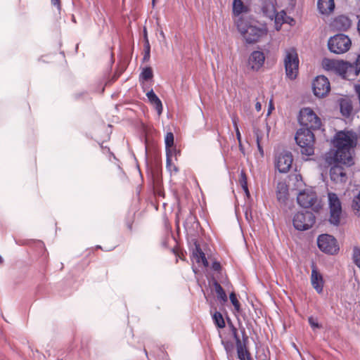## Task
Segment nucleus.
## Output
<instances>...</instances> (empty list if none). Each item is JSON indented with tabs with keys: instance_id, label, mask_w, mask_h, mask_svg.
<instances>
[{
	"instance_id": "nucleus-53",
	"label": "nucleus",
	"mask_w": 360,
	"mask_h": 360,
	"mask_svg": "<svg viewBox=\"0 0 360 360\" xmlns=\"http://www.w3.org/2000/svg\"><path fill=\"white\" fill-rule=\"evenodd\" d=\"M160 35H161L162 37H165V34H164V32H160Z\"/></svg>"
},
{
	"instance_id": "nucleus-37",
	"label": "nucleus",
	"mask_w": 360,
	"mask_h": 360,
	"mask_svg": "<svg viewBox=\"0 0 360 360\" xmlns=\"http://www.w3.org/2000/svg\"><path fill=\"white\" fill-rule=\"evenodd\" d=\"M354 65L356 74L358 75L360 72V53L358 54L357 58L354 62Z\"/></svg>"
},
{
	"instance_id": "nucleus-35",
	"label": "nucleus",
	"mask_w": 360,
	"mask_h": 360,
	"mask_svg": "<svg viewBox=\"0 0 360 360\" xmlns=\"http://www.w3.org/2000/svg\"><path fill=\"white\" fill-rule=\"evenodd\" d=\"M286 191H287L286 188H284L283 192H282L281 191H278L277 198L279 201L285 200V199L286 198Z\"/></svg>"
},
{
	"instance_id": "nucleus-1",
	"label": "nucleus",
	"mask_w": 360,
	"mask_h": 360,
	"mask_svg": "<svg viewBox=\"0 0 360 360\" xmlns=\"http://www.w3.org/2000/svg\"><path fill=\"white\" fill-rule=\"evenodd\" d=\"M333 142L336 148L332 153L334 159L339 162H343L347 167L354 165L353 154L357 144L356 134L352 131H340L335 134Z\"/></svg>"
},
{
	"instance_id": "nucleus-17",
	"label": "nucleus",
	"mask_w": 360,
	"mask_h": 360,
	"mask_svg": "<svg viewBox=\"0 0 360 360\" xmlns=\"http://www.w3.org/2000/svg\"><path fill=\"white\" fill-rule=\"evenodd\" d=\"M311 283L316 291L320 294L323 292V279L322 275L318 271L316 267L311 269Z\"/></svg>"
},
{
	"instance_id": "nucleus-54",
	"label": "nucleus",
	"mask_w": 360,
	"mask_h": 360,
	"mask_svg": "<svg viewBox=\"0 0 360 360\" xmlns=\"http://www.w3.org/2000/svg\"><path fill=\"white\" fill-rule=\"evenodd\" d=\"M173 167H174V170L175 172H177V168H176V166H173Z\"/></svg>"
},
{
	"instance_id": "nucleus-41",
	"label": "nucleus",
	"mask_w": 360,
	"mask_h": 360,
	"mask_svg": "<svg viewBox=\"0 0 360 360\" xmlns=\"http://www.w3.org/2000/svg\"><path fill=\"white\" fill-rule=\"evenodd\" d=\"M143 36L144 43H149V40L148 38V32H147V30L146 27L143 28Z\"/></svg>"
},
{
	"instance_id": "nucleus-42",
	"label": "nucleus",
	"mask_w": 360,
	"mask_h": 360,
	"mask_svg": "<svg viewBox=\"0 0 360 360\" xmlns=\"http://www.w3.org/2000/svg\"><path fill=\"white\" fill-rule=\"evenodd\" d=\"M232 119V122H233V127H238V119L236 116H232L231 117Z\"/></svg>"
},
{
	"instance_id": "nucleus-21",
	"label": "nucleus",
	"mask_w": 360,
	"mask_h": 360,
	"mask_svg": "<svg viewBox=\"0 0 360 360\" xmlns=\"http://www.w3.org/2000/svg\"><path fill=\"white\" fill-rule=\"evenodd\" d=\"M340 112L343 116L349 117L352 112L353 107L352 102L348 98H342L340 100Z\"/></svg>"
},
{
	"instance_id": "nucleus-55",
	"label": "nucleus",
	"mask_w": 360,
	"mask_h": 360,
	"mask_svg": "<svg viewBox=\"0 0 360 360\" xmlns=\"http://www.w3.org/2000/svg\"><path fill=\"white\" fill-rule=\"evenodd\" d=\"M281 13V16H283V15H285V13L283 11H282V12Z\"/></svg>"
},
{
	"instance_id": "nucleus-45",
	"label": "nucleus",
	"mask_w": 360,
	"mask_h": 360,
	"mask_svg": "<svg viewBox=\"0 0 360 360\" xmlns=\"http://www.w3.org/2000/svg\"><path fill=\"white\" fill-rule=\"evenodd\" d=\"M257 148H258V150H259L260 155L262 156H263L264 155V150L262 148V143H257Z\"/></svg>"
},
{
	"instance_id": "nucleus-38",
	"label": "nucleus",
	"mask_w": 360,
	"mask_h": 360,
	"mask_svg": "<svg viewBox=\"0 0 360 360\" xmlns=\"http://www.w3.org/2000/svg\"><path fill=\"white\" fill-rule=\"evenodd\" d=\"M212 269L215 271H219L221 270V264L219 262H214L212 264Z\"/></svg>"
},
{
	"instance_id": "nucleus-9",
	"label": "nucleus",
	"mask_w": 360,
	"mask_h": 360,
	"mask_svg": "<svg viewBox=\"0 0 360 360\" xmlns=\"http://www.w3.org/2000/svg\"><path fill=\"white\" fill-rule=\"evenodd\" d=\"M314 214L309 211L299 212L294 215L292 224L295 229L306 231L312 227L315 223Z\"/></svg>"
},
{
	"instance_id": "nucleus-8",
	"label": "nucleus",
	"mask_w": 360,
	"mask_h": 360,
	"mask_svg": "<svg viewBox=\"0 0 360 360\" xmlns=\"http://www.w3.org/2000/svg\"><path fill=\"white\" fill-rule=\"evenodd\" d=\"M328 201L330 209L329 221L331 224L338 226L342 212V202L338 195L332 192L328 193Z\"/></svg>"
},
{
	"instance_id": "nucleus-11",
	"label": "nucleus",
	"mask_w": 360,
	"mask_h": 360,
	"mask_svg": "<svg viewBox=\"0 0 360 360\" xmlns=\"http://www.w3.org/2000/svg\"><path fill=\"white\" fill-rule=\"evenodd\" d=\"M332 164L331 162H329ZM346 166L343 162H339L334 159L333 156V165L330 169V177L332 181L335 183H345L347 180Z\"/></svg>"
},
{
	"instance_id": "nucleus-23",
	"label": "nucleus",
	"mask_w": 360,
	"mask_h": 360,
	"mask_svg": "<svg viewBox=\"0 0 360 360\" xmlns=\"http://www.w3.org/2000/svg\"><path fill=\"white\" fill-rule=\"evenodd\" d=\"M193 256L195 258L196 262H202L203 266L205 267L209 266V262L207 260L205 253L198 245H196L195 247V250L193 252Z\"/></svg>"
},
{
	"instance_id": "nucleus-31",
	"label": "nucleus",
	"mask_w": 360,
	"mask_h": 360,
	"mask_svg": "<svg viewBox=\"0 0 360 360\" xmlns=\"http://www.w3.org/2000/svg\"><path fill=\"white\" fill-rule=\"evenodd\" d=\"M230 300L232 304L234 307V309L236 311H239L240 309V306L238 300H237L236 295L234 292H231L229 295Z\"/></svg>"
},
{
	"instance_id": "nucleus-28",
	"label": "nucleus",
	"mask_w": 360,
	"mask_h": 360,
	"mask_svg": "<svg viewBox=\"0 0 360 360\" xmlns=\"http://www.w3.org/2000/svg\"><path fill=\"white\" fill-rule=\"evenodd\" d=\"M153 77V73L152 68L150 67L144 68L140 75V78H141L142 79H143L145 81H148V80L152 79Z\"/></svg>"
},
{
	"instance_id": "nucleus-51",
	"label": "nucleus",
	"mask_w": 360,
	"mask_h": 360,
	"mask_svg": "<svg viewBox=\"0 0 360 360\" xmlns=\"http://www.w3.org/2000/svg\"><path fill=\"white\" fill-rule=\"evenodd\" d=\"M236 133L240 132L238 127L234 128Z\"/></svg>"
},
{
	"instance_id": "nucleus-50",
	"label": "nucleus",
	"mask_w": 360,
	"mask_h": 360,
	"mask_svg": "<svg viewBox=\"0 0 360 360\" xmlns=\"http://www.w3.org/2000/svg\"><path fill=\"white\" fill-rule=\"evenodd\" d=\"M4 262V259L3 257L0 255V265L2 264Z\"/></svg>"
},
{
	"instance_id": "nucleus-20",
	"label": "nucleus",
	"mask_w": 360,
	"mask_h": 360,
	"mask_svg": "<svg viewBox=\"0 0 360 360\" xmlns=\"http://www.w3.org/2000/svg\"><path fill=\"white\" fill-rule=\"evenodd\" d=\"M317 6L319 12L322 14H329L335 8L333 0H318Z\"/></svg>"
},
{
	"instance_id": "nucleus-48",
	"label": "nucleus",
	"mask_w": 360,
	"mask_h": 360,
	"mask_svg": "<svg viewBox=\"0 0 360 360\" xmlns=\"http://www.w3.org/2000/svg\"><path fill=\"white\" fill-rule=\"evenodd\" d=\"M255 108H256L257 111H258V112L261 110L262 105L259 102H257V103L255 105Z\"/></svg>"
},
{
	"instance_id": "nucleus-44",
	"label": "nucleus",
	"mask_w": 360,
	"mask_h": 360,
	"mask_svg": "<svg viewBox=\"0 0 360 360\" xmlns=\"http://www.w3.org/2000/svg\"><path fill=\"white\" fill-rule=\"evenodd\" d=\"M101 146V148L103 150V153H105V151L106 150L108 153H109L110 156H112V157H113V158H115V156L114 155V154L110 151V148H107V147L104 148L102 145Z\"/></svg>"
},
{
	"instance_id": "nucleus-34",
	"label": "nucleus",
	"mask_w": 360,
	"mask_h": 360,
	"mask_svg": "<svg viewBox=\"0 0 360 360\" xmlns=\"http://www.w3.org/2000/svg\"><path fill=\"white\" fill-rule=\"evenodd\" d=\"M239 183L241 187H245L248 186L247 176L243 170L240 172Z\"/></svg>"
},
{
	"instance_id": "nucleus-52",
	"label": "nucleus",
	"mask_w": 360,
	"mask_h": 360,
	"mask_svg": "<svg viewBox=\"0 0 360 360\" xmlns=\"http://www.w3.org/2000/svg\"><path fill=\"white\" fill-rule=\"evenodd\" d=\"M155 0H152V5H153V7L155 6Z\"/></svg>"
},
{
	"instance_id": "nucleus-14",
	"label": "nucleus",
	"mask_w": 360,
	"mask_h": 360,
	"mask_svg": "<svg viewBox=\"0 0 360 360\" xmlns=\"http://www.w3.org/2000/svg\"><path fill=\"white\" fill-rule=\"evenodd\" d=\"M265 61V56L262 51H252L248 60V67L253 71H259L264 65Z\"/></svg>"
},
{
	"instance_id": "nucleus-12",
	"label": "nucleus",
	"mask_w": 360,
	"mask_h": 360,
	"mask_svg": "<svg viewBox=\"0 0 360 360\" xmlns=\"http://www.w3.org/2000/svg\"><path fill=\"white\" fill-rule=\"evenodd\" d=\"M312 89L316 97H325L330 90V85L328 78L323 75L317 76L313 81Z\"/></svg>"
},
{
	"instance_id": "nucleus-16",
	"label": "nucleus",
	"mask_w": 360,
	"mask_h": 360,
	"mask_svg": "<svg viewBox=\"0 0 360 360\" xmlns=\"http://www.w3.org/2000/svg\"><path fill=\"white\" fill-rule=\"evenodd\" d=\"M243 334V342L242 341H238L236 345L238 357L240 360H251L250 354L249 352L246 349L245 342L248 341V336L245 334V330L243 328L242 330Z\"/></svg>"
},
{
	"instance_id": "nucleus-27",
	"label": "nucleus",
	"mask_w": 360,
	"mask_h": 360,
	"mask_svg": "<svg viewBox=\"0 0 360 360\" xmlns=\"http://www.w3.org/2000/svg\"><path fill=\"white\" fill-rule=\"evenodd\" d=\"M212 319L214 324L219 328L225 327V322L221 314L219 311H215L212 316Z\"/></svg>"
},
{
	"instance_id": "nucleus-4",
	"label": "nucleus",
	"mask_w": 360,
	"mask_h": 360,
	"mask_svg": "<svg viewBox=\"0 0 360 360\" xmlns=\"http://www.w3.org/2000/svg\"><path fill=\"white\" fill-rule=\"evenodd\" d=\"M297 203L302 207L311 208L314 212H319L321 205L318 199L316 193L311 188H305L297 195Z\"/></svg>"
},
{
	"instance_id": "nucleus-47",
	"label": "nucleus",
	"mask_w": 360,
	"mask_h": 360,
	"mask_svg": "<svg viewBox=\"0 0 360 360\" xmlns=\"http://www.w3.org/2000/svg\"><path fill=\"white\" fill-rule=\"evenodd\" d=\"M243 190L244 191L245 195L247 197H250V191L248 190V186H246V188L245 187H242Z\"/></svg>"
},
{
	"instance_id": "nucleus-25",
	"label": "nucleus",
	"mask_w": 360,
	"mask_h": 360,
	"mask_svg": "<svg viewBox=\"0 0 360 360\" xmlns=\"http://www.w3.org/2000/svg\"><path fill=\"white\" fill-rule=\"evenodd\" d=\"M214 290L217 295V298L223 302L227 301V296L221 285L217 282H214Z\"/></svg>"
},
{
	"instance_id": "nucleus-15",
	"label": "nucleus",
	"mask_w": 360,
	"mask_h": 360,
	"mask_svg": "<svg viewBox=\"0 0 360 360\" xmlns=\"http://www.w3.org/2000/svg\"><path fill=\"white\" fill-rule=\"evenodd\" d=\"M262 11L263 15L270 20L275 18V21L278 23L280 20L279 13H276V8L274 4L270 1H265L262 6Z\"/></svg>"
},
{
	"instance_id": "nucleus-36",
	"label": "nucleus",
	"mask_w": 360,
	"mask_h": 360,
	"mask_svg": "<svg viewBox=\"0 0 360 360\" xmlns=\"http://www.w3.org/2000/svg\"><path fill=\"white\" fill-rule=\"evenodd\" d=\"M308 321L309 323L313 329L319 328L320 327L319 324L314 320L312 316L309 317Z\"/></svg>"
},
{
	"instance_id": "nucleus-2",
	"label": "nucleus",
	"mask_w": 360,
	"mask_h": 360,
	"mask_svg": "<svg viewBox=\"0 0 360 360\" xmlns=\"http://www.w3.org/2000/svg\"><path fill=\"white\" fill-rule=\"evenodd\" d=\"M295 139L302 155L310 156L314 154L315 139L314 134L310 129L300 128L297 130Z\"/></svg>"
},
{
	"instance_id": "nucleus-40",
	"label": "nucleus",
	"mask_w": 360,
	"mask_h": 360,
	"mask_svg": "<svg viewBox=\"0 0 360 360\" xmlns=\"http://www.w3.org/2000/svg\"><path fill=\"white\" fill-rule=\"evenodd\" d=\"M232 332H233V338H234L235 341H236V346L237 345V342H238V341H241V340H240V338L238 335L237 329L236 328H233Z\"/></svg>"
},
{
	"instance_id": "nucleus-26",
	"label": "nucleus",
	"mask_w": 360,
	"mask_h": 360,
	"mask_svg": "<svg viewBox=\"0 0 360 360\" xmlns=\"http://www.w3.org/2000/svg\"><path fill=\"white\" fill-rule=\"evenodd\" d=\"M352 208L355 214L358 217H360V191L353 198Z\"/></svg>"
},
{
	"instance_id": "nucleus-30",
	"label": "nucleus",
	"mask_w": 360,
	"mask_h": 360,
	"mask_svg": "<svg viewBox=\"0 0 360 360\" xmlns=\"http://www.w3.org/2000/svg\"><path fill=\"white\" fill-rule=\"evenodd\" d=\"M150 58V43H144V55L143 57V62L149 61Z\"/></svg>"
},
{
	"instance_id": "nucleus-7",
	"label": "nucleus",
	"mask_w": 360,
	"mask_h": 360,
	"mask_svg": "<svg viewBox=\"0 0 360 360\" xmlns=\"http://www.w3.org/2000/svg\"><path fill=\"white\" fill-rule=\"evenodd\" d=\"M299 122L302 128L316 130L320 129L321 121L315 112L309 108H304L300 110Z\"/></svg>"
},
{
	"instance_id": "nucleus-49",
	"label": "nucleus",
	"mask_w": 360,
	"mask_h": 360,
	"mask_svg": "<svg viewBox=\"0 0 360 360\" xmlns=\"http://www.w3.org/2000/svg\"><path fill=\"white\" fill-rule=\"evenodd\" d=\"M264 128V129H265V131H266V138H268V136H269V129H268V126H267V125H266Z\"/></svg>"
},
{
	"instance_id": "nucleus-5",
	"label": "nucleus",
	"mask_w": 360,
	"mask_h": 360,
	"mask_svg": "<svg viewBox=\"0 0 360 360\" xmlns=\"http://www.w3.org/2000/svg\"><path fill=\"white\" fill-rule=\"evenodd\" d=\"M352 45V41L345 34H338L329 38L328 48L329 51L335 54L346 53Z\"/></svg>"
},
{
	"instance_id": "nucleus-13",
	"label": "nucleus",
	"mask_w": 360,
	"mask_h": 360,
	"mask_svg": "<svg viewBox=\"0 0 360 360\" xmlns=\"http://www.w3.org/2000/svg\"><path fill=\"white\" fill-rule=\"evenodd\" d=\"M292 160V153L290 151L283 150L276 158V167L280 173H286L291 168Z\"/></svg>"
},
{
	"instance_id": "nucleus-56",
	"label": "nucleus",
	"mask_w": 360,
	"mask_h": 360,
	"mask_svg": "<svg viewBox=\"0 0 360 360\" xmlns=\"http://www.w3.org/2000/svg\"><path fill=\"white\" fill-rule=\"evenodd\" d=\"M97 248H101V247L100 245H97L96 247Z\"/></svg>"
},
{
	"instance_id": "nucleus-18",
	"label": "nucleus",
	"mask_w": 360,
	"mask_h": 360,
	"mask_svg": "<svg viewBox=\"0 0 360 360\" xmlns=\"http://www.w3.org/2000/svg\"><path fill=\"white\" fill-rule=\"evenodd\" d=\"M333 27L338 30L345 31L351 26V20L345 15L337 17L333 21Z\"/></svg>"
},
{
	"instance_id": "nucleus-6",
	"label": "nucleus",
	"mask_w": 360,
	"mask_h": 360,
	"mask_svg": "<svg viewBox=\"0 0 360 360\" xmlns=\"http://www.w3.org/2000/svg\"><path fill=\"white\" fill-rule=\"evenodd\" d=\"M284 65L286 77L291 80L295 79L297 76L299 69V58L295 49L285 50Z\"/></svg>"
},
{
	"instance_id": "nucleus-32",
	"label": "nucleus",
	"mask_w": 360,
	"mask_h": 360,
	"mask_svg": "<svg viewBox=\"0 0 360 360\" xmlns=\"http://www.w3.org/2000/svg\"><path fill=\"white\" fill-rule=\"evenodd\" d=\"M254 134L256 136V142L257 143H262V140L264 137V131L262 129L257 128L254 129Z\"/></svg>"
},
{
	"instance_id": "nucleus-43",
	"label": "nucleus",
	"mask_w": 360,
	"mask_h": 360,
	"mask_svg": "<svg viewBox=\"0 0 360 360\" xmlns=\"http://www.w3.org/2000/svg\"><path fill=\"white\" fill-rule=\"evenodd\" d=\"M236 135L237 140L238 141V143H239V147H240V148L241 150L242 149V143H241V134H240V132L236 133Z\"/></svg>"
},
{
	"instance_id": "nucleus-3",
	"label": "nucleus",
	"mask_w": 360,
	"mask_h": 360,
	"mask_svg": "<svg viewBox=\"0 0 360 360\" xmlns=\"http://www.w3.org/2000/svg\"><path fill=\"white\" fill-rule=\"evenodd\" d=\"M236 26L238 30L248 44L255 43L262 37L266 34V30L265 28L248 25L241 18L237 20Z\"/></svg>"
},
{
	"instance_id": "nucleus-10",
	"label": "nucleus",
	"mask_w": 360,
	"mask_h": 360,
	"mask_svg": "<svg viewBox=\"0 0 360 360\" xmlns=\"http://www.w3.org/2000/svg\"><path fill=\"white\" fill-rule=\"evenodd\" d=\"M317 244L319 248L326 254L334 255L339 250L336 239L328 234L320 235L317 239Z\"/></svg>"
},
{
	"instance_id": "nucleus-19",
	"label": "nucleus",
	"mask_w": 360,
	"mask_h": 360,
	"mask_svg": "<svg viewBox=\"0 0 360 360\" xmlns=\"http://www.w3.org/2000/svg\"><path fill=\"white\" fill-rule=\"evenodd\" d=\"M146 96L149 102L154 106L158 115H160L162 112V103L158 96L154 93L153 90L151 89L146 94Z\"/></svg>"
},
{
	"instance_id": "nucleus-29",
	"label": "nucleus",
	"mask_w": 360,
	"mask_h": 360,
	"mask_svg": "<svg viewBox=\"0 0 360 360\" xmlns=\"http://www.w3.org/2000/svg\"><path fill=\"white\" fill-rule=\"evenodd\" d=\"M165 148H168L174 146V134L172 132H167L165 138Z\"/></svg>"
},
{
	"instance_id": "nucleus-24",
	"label": "nucleus",
	"mask_w": 360,
	"mask_h": 360,
	"mask_svg": "<svg viewBox=\"0 0 360 360\" xmlns=\"http://www.w3.org/2000/svg\"><path fill=\"white\" fill-rule=\"evenodd\" d=\"M248 11V8L244 5L241 0H233V13L234 15L238 16L243 13Z\"/></svg>"
},
{
	"instance_id": "nucleus-22",
	"label": "nucleus",
	"mask_w": 360,
	"mask_h": 360,
	"mask_svg": "<svg viewBox=\"0 0 360 360\" xmlns=\"http://www.w3.org/2000/svg\"><path fill=\"white\" fill-rule=\"evenodd\" d=\"M180 155V151L176 147H169L166 148V162L167 167L171 169L172 167V158L174 157L176 159L177 156Z\"/></svg>"
},
{
	"instance_id": "nucleus-33",
	"label": "nucleus",
	"mask_w": 360,
	"mask_h": 360,
	"mask_svg": "<svg viewBox=\"0 0 360 360\" xmlns=\"http://www.w3.org/2000/svg\"><path fill=\"white\" fill-rule=\"evenodd\" d=\"M322 65L326 70H330L335 68V62L329 59H324Z\"/></svg>"
},
{
	"instance_id": "nucleus-46",
	"label": "nucleus",
	"mask_w": 360,
	"mask_h": 360,
	"mask_svg": "<svg viewBox=\"0 0 360 360\" xmlns=\"http://www.w3.org/2000/svg\"><path fill=\"white\" fill-rule=\"evenodd\" d=\"M186 220L190 221H194L195 220V217L192 214L191 212H190Z\"/></svg>"
},
{
	"instance_id": "nucleus-39",
	"label": "nucleus",
	"mask_w": 360,
	"mask_h": 360,
	"mask_svg": "<svg viewBox=\"0 0 360 360\" xmlns=\"http://www.w3.org/2000/svg\"><path fill=\"white\" fill-rule=\"evenodd\" d=\"M51 4L53 6H56L57 8V10L58 12L61 10V6H60V0H51Z\"/></svg>"
}]
</instances>
